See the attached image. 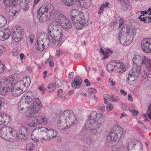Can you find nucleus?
Here are the masks:
<instances>
[{
	"label": "nucleus",
	"instance_id": "f257e3e1",
	"mask_svg": "<svg viewBox=\"0 0 151 151\" xmlns=\"http://www.w3.org/2000/svg\"><path fill=\"white\" fill-rule=\"evenodd\" d=\"M47 37L49 42L58 47L60 46L63 42V33L60 29L56 27V26L50 24L48 28V33Z\"/></svg>",
	"mask_w": 151,
	"mask_h": 151
},
{
	"label": "nucleus",
	"instance_id": "f03ea898",
	"mask_svg": "<svg viewBox=\"0 0 151 151\" xmlns=\"http://www.w3.org/2000/svg\"><path fill=\"white\" fill-rule=\"evenodd\" d=\"M104 120V117L101 114H98L96 111L92 112L88 116V119L85 124V127L88 129L91 127L92 124L98 122L102 123Z\"/></svg>",
	"mask_w": 151,
	"mask_h": 151
},
{
	"label": "nucleus",
	"instance_id": "7ed1b4c3",
	"mask_svg": "<svg viewBox=\"0 0 151 151\" xmlns=\"http://www.w3.org/2000/svg\"><path fill=\"white\" fill-rule=\"evenodd\" d=\"M54 14L55 17L59 19V24L62 28L65 31H69L72 27V23L70 20L59 11H56Z\"/></svg>",
	"mask_w": 151,
	"mask_h": 151
},
{
	"label": "nucleus",
	"instance_id": "20e7f679",
	"mask_svg": "<svg viewBox=\"0 0 151 151\" xmlns=\"http://www.w3.org/2000/svg\"><path fill=\"white\" fill-rule=\"evenodd\" d=\"M132 60L134 64H137L139 66L144 65L147 68L151 67V60L143 55H136Z\"/></svg>",
	"mask_w": 151,
	"mask_h": 151
},
{
	"label": "nucleus",
	"instance_id": "39448f33",
	"mask_svg": "<svg viewBox=\"0 0 151 151\" xmlns=\"http://www.w3.org/2000/svg\"><path fill=\"white\" fill-rule=\"evenodd\" d=\"M16 134V130L9 127H3L0 129V137L6 139L15 136Z\"/></svg>",
	"mask_w": 151,
	"mask_h": 151
},
{
	"label": "nucleus",
	"instance_id": "423d86ee",
	"mask_svg": "<svg viewBox=\"0 0 151 151\" xmlns=\"http://www.w3.org/2000/svg\"><path fill=\"white\" fill-rule=\"evenodd\" d=\"M60 119L63 120V122L70 121L73 123H77L78 121L76 118L73 113L69 110L65 111L60 113Z\"/></svg>",
	"mask_w": 151,
	"mask_h": 151
},
{
	"label": "nucleus",
	"instance_id": "0eeeda50",
	"mask_svg": "<svg viewBox=\"0 0 151 151\" xmlns=\"http://www.w3.org/2000/svg\"><path fill=\"white\" fill-rule=\"evenodd\" d=\"M31 103L32 104V109L29 114V116L30 117L34 116V114L38 112L40 110V108L42 105L39 98H33Z\"/></svg>",
	"mask_w": 151,
	"mask_h": 151
},
{
	"label": "nucleus",
	"instance_id": "6e6552de",
	"mask_svg": "<svg viewBox=\"0 0 151 151\" xmlns=\"http://www.w3.org/2000/svg\"><path fill=\"white\" fill-rule=\"evenodd\" d=\"M24 33V30L23 28L21 26H17L13 33L12 37L16 42H17L20 40Z\"/></svg>",
	"mask_w": 151,
	"mask_h": 151
},
{
	"label": "nucleus",
	"instance_id": "1a4fd4ad",
	"mask_svg": "<svg viewBox=\"0 0 151 151\" xmlns=\"http://www.w3.org/2000/svg\"><path fill=\"white\" fill-rule=\"evenodd\" d=\"M123 34H125L127 36V38H129L128 41L129 43H131L133 41L134 36L135 35V30L131 29L129 26L125 25L122 29Z\"/></svg>",
	"mask_w": 151,
	"mask_h": 151
},
{
	"label": "nucleus",
	"instance_id": "9d476101",
	"mask_svg": "<svg viewBox=\"0 0 151 151\" xmlns=\"http://www.w3.org/2000/svg\"><path fill=\"white\" fill-rule=\"evenodd\" d=\"M42 37L40 35L39 37H38L37 42V47L38 50L40 51H42L44 49H47V46L49 43V40L47 38H43L42 39L41 37Z\"/></svg>",
	"mask_w": 151,
	"mask_h": 151
},
{
	"label": "nucleus",
	"instance_id": "9b49d317",
	"mask_svg": "<svg viewBox=\"0 0 151 151\" xmlns=\"http://www.w3.org/2000/svg\"><path fill=\"white\" fill-rule=\"evenodd\" d=\"M30 83V79L29 77L23 78V80H21L14 83V87L19 89L23 90L24 88L26 90L27 87L29 86Z\"/></svg>",
	"mask_w": 151,
	"mask_h": 151
},
{
	"label": "nucleus",
	"instance_id": "f8f14e48",
	"mask_svg": "<svg viewBox=\"0 0 151 151\" xmlns=\"http://www.w3.org/2000/svg\"><path fill=\"white\" fill-rule=\"evenodd\" d=\"M31 103L28 100H26L25 97H22L18 105L19 109L24 111H27L29 109L32 107Z\"/></svg>",
	"mask_w": 151,
	"mask_h": 151
},
{
	"label": "nucleus",
	"instance_id": "ddd939ff",
	"mask_svg": "<svg viewBox=\"0 0 151 151\" xmlns=\"http://www.w3.org/2000/svg\"><path fill=\"white\" fill-rule=\"evenodd\" d=\"M76 21L77 22L75 23V28L78 30L82 29L84 27L86 26L88 24V20L83 15L79 16Z\"/></svg>",
	"mask_w": 151,
	"mask_h": 151
},
{
	"label": "nucleus",
	"instance_id": "4468645a",
	"mask_svg": "<svg viewBox=\"0 0 151 151\" xmlns=\"http://www.w3.org/2000/svg\"><path fill=\"white\" fill-rule=\"evenodd\" d=\"M48 123V120L47 118L45 116L39 117L37 118H36L33 120L32 122L30 123L28 125L31 127H35L37 125L44 124H46Z\"/></svg>",
	"mask_w": 151,
	"mask_h": 151
},
{
	"label": "nucleus",
	"instance_id": "2eb2a0df",
	"mask_svg": "<svg viewBox=\"0 0 151 151\" xmlns=\"http://www.w3.org/2000/svg\"><path fill=\"white\" fill-rule=\"evenodd\" d=\"M141 46L143 50L147 53L151 52V39H144L142 41Z\"/></svg>",
	"mask_w": 151,
	"mask_h": 151
},
{
	"label": "nucleus",
	"instance_id": "dca6fc26",
	"mask_svg": "<svg viewBox=\"0 0 151 151\" xmlns=\"http://www.w3.org/2000/svg\"><path fill=\"white\" fill-rule=\"evenodd\" d=\"M15 82V79L13 77H8L3 82L4 83V85L6 86V89L7 91V93L10 91L11 88L14 87V85Z\"/></svg>",
	"mask_w": 151,
	"mask_h": 151
},
{
	"label": "nucleus",
	"instance_id": "f3484780",
	"mask_svg": "<svg viewBox=\"0 0 151 151\" xmlns=\"http://www.w3.org/2000/svg\"><path fill=\"white\" fill-rule=\"evenodd\" d=\"M29 132V130L27 129L25 127H22L19 133L15 135L21 139H26L29 137V134L28 133Z\"/></svg>",
	"mask_w": 151,
	"mask_h": 151
},
{
	"label": "nucleus",
	"instance_id": "a211bd4d",
	"mask_svg": "<svg viewBox=\"0 0 151 151\" xmlns=\"http://www.w3.org/2000/svg\"><path fill=\"white\" fill-rule=\"evenodd\" d=\"M11 33L10 30L7 28L0 30V40L4 41L8 39L10 36Z\"/></svg>",
	"mask_w": 151,
	"mask_h": 151
},
{
	"label": "nucleus",
	"instance_id": "6ab92c4d",
	"mask_svg": "<svg viewBox=\"0 0 151 151\" xmlns=\"http://www.w3.org/2000/svg\"><path fill=\"white\" fill-rule=\"evenodd\" d=\"M53 8L51 5L47 6L45 7H41L39 9V12L45 13L47 14H48L49 17L52 15L53 13Z\"/></svg>",
	"mask_w": 151,
	"mask_h": 151
},
{
	"label": "nucleus",
	"instance_id": "aec40b11",
	"mask_svg": "<svg viewBox=\"0 0 151 151\" xmlns=\"http://www.w3.org/2000/svg\"><path fill=\"white\" fill-rule=\"evenodd\" d=\"M125 34H123L122 30V31H119L118 33V38L120 43L122 44H124L126 45H128L131 43H129L127 38V36L124 35Z\"/></svg>",
	"mask_w": 151,
	"mask_h": 151
},
{
	"label": "nucleus",
	"instance_id": "412c9836",
	"mask_svg": "<svg viewBox=\"0 0 151 151\" xmlns=\"http://www.w3.org/2000/svg\"><path fill=\"white\" fill-rule=\"evenodd\" d=\"M58 135V132L55 129H48L46 133L47 137H44L42 139L44 140H48L51 138H53L57 137Z\"/></svg>",
	"mask_w": 151,
	"mask_h": 151
},
{
	"label": "nucleus",
	"instance_id": "4be33fe9",
	"mask_svg": "<svg viewBox=\"0 0 151 151\" xmlns=\"http://www.w3.org/2000/svg\"><path fill=\"white\" fill-rule=\"evenodd\" d=\"M120 138L115 134L114 132L111 130L109 132V134L107 137V141L109 143H111L113 141H117L120 139Z\"/></svg>",
	"mask_w": 151,
	"mask_h": 151
},
{
	"label": "nucleus",
	"instance_id": "5701e85b",
	"mask_svg": "<svg viewBox=\"0 0 151 151\" xmlns=\"http://www.w3.org/2000/svg\"><path fill=\"white\" fill-rule=\"evenodd\" d=\"M117 62L116 63L115 70L117 73H122L126 70V67L122 62L118 60Z\"/></svg>",
	"mask_w": 151,
	"mask_h": 151
},
{
	"label": "nucleus",
	"instance_id": "b1692460",
	"mask_svg": "<svg viewBox=\"0 0 151 151\" xmlns=\"http://www.w3.org/2000/svg\"><path fill=\"white\" fill-rule=\"evenodd\" d=\"M90 126L91 127L88 129H87L85 128L86 130H91V133L93 134H96L97 133V129H99L101 125V123L98 122L96 123L92 124Z\"/></svg>",
	"mask_w": 151,
	"mask_h": 151
},
{
	"label": "nucleus",
	"instance_id": "393cba45",
	"mask_svg": "<svg viewBox=\"0 0 151 151\" xmlns=\"http://www.w3.org/2000/svg\"><path fill=\"white\" fill-rule=\"evenodd\" d=\"M49 16L45 13L39 12V10L37 11V18L38 19L40 22H45L47 21L49 19Z\"/></svg>",
	"mask_w": 151,
	"mask_h": 151
},
{
	"label": "nucleus",
	"instance_id": "a878e982",
	"mask_svg": "<svg viewBox=\"0 0 151 151\" xmlns=\"http://www.w3.org/2000/svg\"><path fill=\"white\" fill-rule=\"evenodd\" d=\"M77 10L76 9H73L71 12L70 15V18L72 20L73 24L74 25L75 27V23L77 22L76 20H78L77 18L79 17L78 14V12Z\"/></svg>",
	"mask_w": 151,
	"mask_h": 151
},
{
	"label": "nucleus",
	"instance_id": "bb28decb",
	"mask_svg": "<svg viewBox=\"0 0 151 151\" xmlns=\"http://www.w3.org/2000/svg\"><path fill=\"white\" fill-rule=\"evenodd\" d=\"M141 67L137 64L135 63L133 66L132 69V73L131 74L136 78L139 76L140 74Z\"/></svg>",
	"mask_w": 151,
	"mask_h": 151
},
{
	"label": "nucleus",
	"instance_id": "cd10ccee",
	"mask_svg": "<svg viewBox=\"0 0 151 151\" xmlns=\"http://www.w3.org/2000/svg\"><path fill=\"white\" fill-rule=\"evenodd\" d=\"M111 130L114 132L115 134H116L119 137L121 138L123 130L120 126L117 125H115L113 127Z\"/></svg>",
	"mask_w": 151,
	"mask_h": 151
},
{
	"label": "nucleus",
	"instance_id": "c85d7f7f",
	"mask_svg": "<svg viewBox=\"0 0 151 151\" xmlns=\"http://www.w3.org/2000/svg\"><path fill=\"white\" fill-rule=\"evenodd\" d=\"M117 60H115L110 62L106 65V68L108 71L109 72H111L114 70V68H116V63Z\"/></svg>",
	"mask_w": 151,
	"mask_h": 151
},
{
	"label": "nucleus",
	"instance_id": "c756f323",
	"mask_svg": "<svg viewBox=\"0 0 151 151\" xmlns=\"http://www.w3.org/2000/svg\"><path fill=\"white\" fill-rule=\"evenodd\" d=\"M91 0H76V2L81 6L87 8L89 7L91 4Z\"/></svg>",
	"mask_w": 151,
	"mask_h": 151
},
{
	"label": "nucleus",
	"instance_id": "7c9ffc66",
	"mask_svg": "<svg viewBox=\"0 0 151 151\" xmlns=\"http://www.w3.org/2000/svg\"><path fill=\"white\" fill-rule=\"evenodd\" d=\"M29 0H20L19 6L24 11H26L29 8Z\"/></svg>",
	"mask_w": 151,
	"mask_h": 151
},
{
	"label": "nucleus",
	"instance_id": "2f4dec72",
	"mask_svg": "<svg viewBox=\"0 0 151 151\" xmlns=\"http://www.w3.org/2000/svg\"><path fill=\"white\" fill-rule=\"evenodd\" d=\"M100 52L101 54L104 55V57L102 58L103 60H104L109 57L112 53L111 51L109 49H105V50H104L102 47L100 48Z\"/></svg>",
	"mask_w": 151,
	"mask_h": 151
},
{
	"label": "nucleus",
	"instance_id": "473e14b6",
	"mask_svg": "<svg viewBox=\"0 0 151 151\" xmlns=\"http://www.w3.org/2000/svg\"><path fill=\"white\" fill-rule=\"evenodd\" d=\"M10 91H11L12 95L16 97L20 95L23 91L22 90L19 89L14 87L11 88Z\"/></svg>",
	"mask_w": 151,
	"mask_h": 151
},
{
	"label": "nucleus",
	"instance_id": "72a5a7b5",
	"mask_svg": "<svg viewBox=\"0 0 151 151\" xmlns=\"http://www.w3.org/2000/svg\"><path fill=\"white\" fill-rule=\"evenodd\" d=\"M138 143L137 141L135 139H131L130 141L128 142L127 149L128 151H130V150H132L134 148L135 145Z\"/></svg>",
	"mask_w": 151,
	"mask_h": 151
},
{
	"label": "nucleus",
	"instance_id": "f704fd0d",
	"mask_svg": "<svg viewBox=\"0 0 151 151\" xmlns=\"http://www.w3.org/2000/svg\"><path fill=\"white\" fill-rule=\"evenodd\" d=\"M82 83V80L80 78H76L71 83V86L76 88L79 86Z\"/></svg>",
	"mask_w": 151,
	"mask_h": 151
},
{
	"label": "nucleus",
	"instance_id": "c9c22d12",
	"mask_svg": "<svg viewBox=\"0 0 151 151\" xmlns=\"http://www.w3.org/2000/svg\"><path fill=\"white\" fill-rule=\"evenodd\" d=\"M17 0H4V4L6 6L14 7L17 4Z\"/></svg>",
	"mask_w": 151,
	"mask_h": 151
},
{
	"label": "nucleus",
	"instance_id": "e433bc0d",
	"mask_svg": "<svg viewBox=\"0 0 151 151\" xmlns=\"http://www.w3.org/2000/svg\"><path fill=\"white\" fill-rule=\"evenodd\" d=\"M6 89V87L4 85V83L3 81H0V94L5 95L7 94V91Z\"/></svg>",
	"mask_w": 151,
	"mask_h": 151
},
{
	"label": "nucleus",
	"instance_id": "4c0bfd02",
	"mask_svg": "<svg viewBox=\"0 0 151 151\" xmlns=\"http://www.w3.org/2000/svg\"><path fill=\"white\" fill-rule=\"evenodd\" d=\"M34 93L32 91H28L25 94V96H24L22 97H25L26 100H28L30 101H32V100L34 98Z\"/></svg>",
	"mask_w": 151,
	"mask_h": 151
},
{
	"label": "nucleus",
	"instance_id": "58836bf2",
	"mask_svg": "<svg viewBox=\"0 0 151 151\" xmlns=\"http://www.w3.org/2000/svg\"><path fill=\"white\" fill-rule=\"evenodd\" d=\"M3 122L4 123V125H5L8 124V122H9L11 121V117L5 114L3 112Z\"/></svg>",
	"mask_w": 151,
	"mask_h": 151
},
{
	"label": "nucleus",
	"instance_id": "ea45409f",
	"mask_svg": "<svg viewBox=\"0 0 151 151\" xmlns=\"http://www.w3.org/2000/svg\"><path fill=\"white\" fill-rule=\"evenodd\" d=\"M109 4V3L106 2L105 3L102 4L100 6L98 10V14H99L102 13L105 8H107L108 6V5Z\"/></svg>",
	"mask_w": 151,
	"mask_h": 151
},
{
	"label": "nucleus",
	"instance_id": "a19ab883",
	"mask_svg": "<svg viewBox=\"0 0 151 151\" xmlns=\"http://www.w3.org/2000/svg\"><path fill=\"white\" fill-rule=\"evenodd\" d=\"M7 23L6 18L3 16L0 15V28L5 25Z\"/></svg>",
	"mask_w": 151,
	"mask_h": 151
},
{
	"label": "nucleus",
	"instance_id": "79ce46f5",
	"mask_svg": "<svg viewBox=\"0 0 151 151\" xmlns=\"http://www.w3.org/2000/svg\"><path fill=\"white\" fill-rule=\"evenodd\" d=\"M56 84L51 83L46 88V90L49 92H51L56 89Z\"/></svg>",
	"mask_w": 151,
	"mask_h": 151
},
{
	"label": "nucleus",
	"instance_id": "37998d69",
	"mask_svg": "<svg viewBox=\"0 0 151 151\" xmlns=\"http://www.w3.org/2000/svg\"><path fill=\"white\" fill-rule=\"evenodd\" d=\"M62 121H63V120L60 119L59 117V119L57 122V127L58 129L59 130H64L65 129V127L63 124L61 123L62 122Z\"/></svg>",
	"mask_w": 151,
	"mask_h": 151
},
{
	"label": "nucleus",
	"instance_id": "c03bdc74",
	"mask_svg": "<svg viewBox=\"0 0 151 151\" xmlns=\"http://www.w3.org/2000/svg\"><path fill=\"white\" fill-rule=\"evenodd\" d=\"M33 144L31 142L28 143L26 146V150L27 151H31L34 148Z\"/></svg>",
	"mask_w": 151,
	"mask_h": 151
},
{
	"label": "nucleus",
	"instance_id": "a18cd8bd",
	"mask_svg": "<svg viewBox=\"0 0 151 151\" xmlns=\"http://www.w3.org/2000/svg\"><path fill=\"white\" fill-rule=\"evenodd\" d=\"M74 0H63V2L65 5L68 6H70L73 4V1Z\"/></svg>",
	"mask_w": 151,
	"mask_h": 151
},
{
	"label": "nucleus",
	"instance_id": "49530a36",
	"mask_svg": "<svg viewBox=\"0 0 151 151\" xmlns=\"http://www.w3.org/2000/svg\"><path fill=\"white\" fill-rule=\"evenodd\" d=\"M38 129L39 132H44L45 134L47 133V131L48 130V129L45 127H37L35 129Z\"/></svg>",
	"mask_w": 151,
	"mask_h": 151
},
{
	"label": "nucleus",
	"instance_id": "de8ad7c7",
	"mask_svg": "<svg viewBox=\"0 0 151 151\" xmlns=\"http://www.w3.org/2000/svg\"><path fill=\"white\" fill-rule=\"evenodd\" d=\"M18 11L15 9H10L9 12V14L11 16H14Z\"/></svg>",
	"mask_w": 151,
	"mask_h": 151
},
{
	"label": "nucleus",
	"instance_id": "09e8293b",
	"mask_svg": "<svg viewBox=\"0 0 151 151\" xmlns=\"http://www.w3.org/2000/svg\"><path fill=\"white\" fill-rule=\"evenodd\" d=\"M18 11L15 9H10L9 12V14L11 16H14Z\"/></svg>",
	"mask_w": 151,
	"mask_h": 151
},
{
	"label": "nucleus",
	"instance_id": "8fccbe9b",
	"mask_svg": "<svg viewBox=\"0 0 151 151\" xmlns=\"http://www.w3.org/2000/svg\"><path fill=\"white\" fill-rule=\"evenodd\" d=\"M3 51L0 49V54L2 53ZM4 70V66L0 61V74L2 73Z\"/></svg>",
	"mask_w": 151,
	"mask_h": 151
},
{
	"label": "nucleus",
	"instance_id": "3c124183",
	"mask_svg": "<svg viewBox=\"0 0 151 151\" xmlns=\"http://www.w3.org/2000/svg\"><path fill=\"white\" fill-rule=\"evenodd\" d=\"M52 57L50 56L49 59L45 61V63H49V65L50 67H52L54 65V62H52Z\"/></svg>",
	"mask_w": 151,
	"mask_h": 151
},
{
	"label": "nucleus",
	"instance_id": "603ef678",
	"mask_svg": "<svg viewBox=\"0 0 151 151\" xmlns=\"http://www.w3.org/2000/svg\"><path fill=\"white\" fill-rule=\"evenodd\" d=\"M134 76L132 75L131 74L129 73L128 75V78L127 79V82H128L129 81H134L135 79L134 78Z\"/></svg>",
	"mask_w": 151,
	"mask_h": 151
},
{
	"label": "nucleus",
	"instance_id": "864d4df0",
	"mask_svg": "<svg viewBox=\"0 0 151 151\" xmlns=\"http://www.w3.org/2000/svg\"><path fill=\"white\" fill-rule=\"evenodd\" d=\"M65 122H68V124L66 125L65 128V129H68L70 128L71 126H73L77 123H72V122H70V121H67Z\"/></svg>",
	"mask_w": 151,
	"mask_h": 151
},
{
	"label": "nucleus",
	"instance_id": "5fc2aeb1",
	"mask_svg": "<svg viewBox=\"0 0 151 151\" xmlns=\"http://www.w3.org/2000/svg\"><path fill=\"white\" fill-rule=\"evenodd\" d=\"M90 98L91 99H94V100L96 101H97V98L95 96L94 93H89Z\"/></svg>",
	"mask_w": 151,
	"mask_h": 151
},
{
	"label": "nucleus",
	"instance_id": "6e6d98bb",
	"mask_svg": "<svg viewBox=\"0 0 151 151\" xmlns=\"http://www.w3.org/2000/svg\"><path fill=\"white\" fill-rule=\"evenodd\" d=\"M104 96L106 97L109 100L112 101L114 97V96L113 94L109 96L107 94H104Z\"/></svg>",
	"mask_w": 151,
	"mask_h": 151
},
{
	"label": "nucleus",
	"instance_id": "4d7b16f0",
	"mask_svg": "<svg viewBox=\"0 0 151 151\" xmlns=\"http://www.w3.org/2000/svg\"><path fill=\"white\" fill-rule=\"evenodd\" d=\"M122 5H126L129 3V0H117Z\"/></svg>",
	"mask_w": 151,
	"mask_h": 151
},
{
	"label": "nucleus",
	"instance_id": "13d9d810",
	"mask_svg": "<svg viewBox=\"0 0 151 151\" xmlns=\"http://www.w3.org/2000/svg\"><path fill=\"white\" fill-rule=\"evenodd\" d=\"M89 91V93H96L97 92V90L93 88H89L88 89Z\"/></svg>",
	"mask_w": 151,
	"mask_h": 151
},
{
	"label": "nucleus",
	"instance_id": "bf43d9fd",
	"mask_svg": "<svg viewBox=\"0 0 151 151\" xmlns=\"http://www.w3.org/2000/svg\"><path fill=\"white\" fill-rule=\"evenodd\" d=\"M120 147L117 145H113L112 147V150L113 151H117L119 150Z\"/></svg>",
	"mask_w": 151,
	"mask_h": 151
},
{
	"label": "nucleus",
	"instance_id": "052dcab7",
	"mask_svg": "<svg viewBox=\"0 0 151 151\" xmlns=\"http://www.w3.org/2000/svg\"><path fill=\"white\" fill-rule=\"evenodd\" d=\"M86 142L88 145H91L92 142V139L90 137H88L86 139Z\"/></svg>",
	"mask_w": 151,
	"mask_h": 151
},
{
	"label": "nucleus",
	"instance_id": "680f3d73",
	"mask_svg": "<svg viewBox=\"0 0 151 151\" xmlns=\"http://www.w3.org/2000/svg\"><path fill=\"white\" fill-rule=\"evenodd\" d=\"M3 116V112H0V124L4 125V124L3 122V117H2Z\"/></svg>",
	"mask_w": 151,
	"mask_h": 151
},
{
	"label": "nucleus",
	"instance_id": "e2e57ef3",
	"mask_svg": "<svg viewBox=\"0 0 151 151\" xmlns=\"http://www.w3.org/2000/svg\"><path fill=\"white\" fill-rule=\"evenodd\" d=\"M78 139L81 140H83L84 139L85 137V136L83 134H82L81 133H80L78 134Z\"/></svg>",
	"mask_w": 151,
	"mask_h": 151
},
{
	"label": "nucleus",
	"instance_id": "0e129e2a",
	"mask_svg": "<svg viewBox=\"0 0 151 151\" xmlns=\"http://www.w3.org/2000/svg\"><path fill=\"white\" fill-rule=\"evenodd\" d=\"M121 107L123 110H127L128 109V106L127 105L125 104H122Z\"/></svg>",
	"mask_w": 151,
	"mask_h": 151
},
{
	"label": "nucleus",
	"instance_id": "69168bd1",
	"mask_svg": "<svg viewBox=\"0 0 151 151\" xmlns=\"http://www.w3.org/2000/svg\"><path fill=\"white\" fill-rule=\"evenodd\" d=\"M106 108L107 110L111 111L113 109V106H111L110 104H107L106 106Z\"/></svg>",
	"mask_w": 151,
	"mask_h": 151
},
{
	"label": "nucleus",
	"instance_id": "338daca9",
	"mask_svg": "<svg viewBox=\"0 0 151 151\" xmlns=\"http://www.w3.org/2000/svg\"><path fill=\"white\" fill-rule=\"evenodd\" d=\"M35 35H31L29 36V40L30 42L32 43L33 42L34 39Z\"/></svg>",
	"mask_w": 151,
	"mask_h": 151
},
{
	"label": "nucleus",
	"instance_id": "774afa93",
	"mask_svg": "<svg viewBox=\"0 0 151 151\" xmlns=\"http://www.w3.org/2000/svg\"><path fill=\"white\" fill-rule=\"evenodd\" d=\"M19 54V52L15 50H14L13 51V55L14 56H16Z\"/></svg>",
	"mask_w": 151,
	"mask_h": 151
}]
</instances>
